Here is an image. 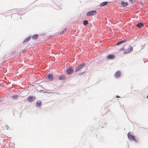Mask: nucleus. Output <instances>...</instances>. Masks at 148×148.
Instances as JSON below:
<instances>
[{"label":"nucleus","instance_id":"412c9836","mask_svg":"<svg viewBox=\"0 0 148 148\" xmlns=\"http://www.w3.org/2000/svg\"><path fill=\"white\" fill-rule=\"evenodd\" d=\"M124 50V48H121L120 49V50L121 51H122Z\"/></svg>","mask_w":148,"mask_h":148},{"label":"nucleus","instance_id":"4468645a","mask_svg":"<svg viewBox=\"0 0 148 148\" xmlns=\"http://www.w3.org/2000/svg\"><path fill=\"white\" fill-rule=\"evenodd\" d=\"M38 37V36L36 34L32 36V39L34 40H36L37 39Z\"/></svg>","mask_w":148,"mask_h":148},{"label":"nucleus","instance_id":"6e6552de","mask_svg":"<svg viewBox=\"0 0 148 148\" xmlns=\"http://www.w3.org/2000/svg\"><path fill=\"white\" fill-rule=\"evenodd\" d=\"M48 78L49 80H52L53 79V76L52 75L49 74L48 75Z\"/></svg>","mask_w":148,"mask_h":148},{"label":"nucleus","instance_id":"5701e85b","mask_svg":"<svg viewBox=\"0 0 148 148\" xmlns=\"http://www.w3.org/2000/svg\"><path fill=\"white\" fill-rule=\"evenodd\" d=\"M116 97H117V98H120V97H119V96H116Z\"/></svg>","mask_w":148,"mask_h":148},{"label":"nucleus","instance_id":"0eeeda50","mask_svg":"<svg viewBox=\"0 0 148 148\" xmlns=\"http://www.w3.org/2000/svg\"><path fill=\"white\" fill-rule=\"evenodd\" d=\"M121 4L122 5L123 7H125L128 5V3L127 2H125L124 1H121Z\"/></svg>","mask_w":148,"mask_h":148},{"label":"nucleus","instance_id":"20e7f679","mask_svg":"<svg viewBox=\"0 0 148 148\" xmlns=\"http://www.w3.org/2000/svg\"><path fill=\"white\" fill-rule=\"evenodd\" d=\"M73 68L70 66L67 68L66 70V73L67 74H70L72 73L73 72Z\"/></svg>","mask_w":148,"mask_h":148},{"label":"nucleus","instance_id":"b1692460","mask_svg":"<svg viewBox=\"0 0 148 148\" xmlns=\"http://www.w3.org/2000/svg\"><path fill=\"white\" fill-rule=\"evenodd\" d=\"M147 98L148 99V95H147Z\"/></svg>","mask_w":148,"mask_h":148},{"label":"nucleus","instance_id":"dca6fc26","mask_svg":"<svg viewBox=\"0 0 148 148\" xmlns=\"http://www.w3.org/2000/svg\"><path fill=\"white\" fill-rule=\"evenodd\" d=\"M88 21L87 20H84L83 22V24L84 25H86L88 24Z\"/></svg>","mask_w":148,"mask_h":148},{"label":"nucleus","instance_id":"f3484780","mask_svg":"<svg viewBox=\"0 0 148 148\" xmlns=\"http://www.w3.org/2000/svg\"><path fill=\"white\" fill-rule=\"evenodd\" d=\"M64 78V77L62 75H60L59 77V79L62 80Z\"/></svg>","mask_w":148,"mask_h":148},{"label":"nucleus","instance_id":"f8f14e48","mask_svg":"<svg viewBox=\"0 0 148 148\" xmlns=\"http://www.w3.org/2000/svg\"><path fill=\"white\" fill-rule=\"evenodd\" d=\"M107 4V2H104L100 4V6L101 7L103 6L106 5Z\"/></svg>","mask_w":148,"mask_h":148},{"label":"nucleus","instance_id":"39448f33","mask_svg":"<svg viewBox=\"0 0 148 148\" xmlns=\"http://www.w3.org/2000/svg\"><path fill=\"white\" fill-rule=\"evenodd\" d=\"M96 10H92L88 12L86 14V15L88 16H93L96 15Z\"/></svg>","mask_w":148,"mask_h":148},{"label":"nucleus","instance_id":"2eb2a0df","mask_svg":"<svg viewBox=\"0 0 148 148\" xmlns=\"http://www.w3.org/2000/svg\"><path fill=\"white\" fill-rule=\"evenodd\" d=\"M41 103V101H38L36 103V106H40Z\"/></svg>","mask_w":148,"mask_h":148},{"label":"nucleus","instance_id":"423d86ee","mask_svg":"<svg viewBox=\"0 0 148 148\" xmlns=\"http://www.w3.org/2000/svg\"><path fill=\"white\" fill-rule=\"evenodd\" d=\"M33 98L32 96H29L27 98V100L29 102H32L33 100Z\"/></svg>","mask_w":148,"mask_h":148},{"label":"nucleus","instance_id":"4be33fe9","mask_svg":"<svg viewBox=\"0 0 148 148\" xmlns=\"http://www.w3.org/2000/svg\"><path fill=\"white\" fill-rule=\"evenodd\" d=\"M129 0L130 2H133V0Z\"/></svg>","mask_w":148,"mask_h":148},{"label":"nucleus","instance_id":"f03ea898","mask_svg":"<svg viewBox=\"0 0 148 148\" xmlns=\"http://www.w3.org/2000/svg\"><path fill=\"white\" fill-rule=\"evenodd\" d=\"M127 136L128 138L130 140H132L136 142L138 141V140L136 138V137L131 134L130 132H129L127 134Z\"/></svg>","mask_w":148,"mask_h":148},{"label":"nucleus","instance_id":"aec40b11","mask_svg":"<svg viewBox=\"0 0 148 148\" xmlns=\"http://www.w3.org/2000/svg\"><path fill=\"white\" fill-rule=\"evenodd\" d=\"M66 29H65L63 31L61 32H60V34H64V32H66Z\"/></svg>","mask_w":148,"mask_h":148},{"label":"nucleus","instance_id":"9b49d317","mask_svg":"<svg viewBox=\"0 0 148 148\" xmlns=\"http://www.w3.org/2000/svg\"><path fill=\"white\" fill-rule=\"evenodd\" d=\"M136 26L137 27L140 28L141 26H143V23H140L137 24Z\"/></svg>","mask_w":148,"mask_h":148},{"label":"nucleus","instance_id":"9d476101","mask_svg":"<svg viewBox=\"0 0 148 148\" xmlns=\"http://www.w3.org/2000/svg\"><path fill=\"white\" fill-rule=\"evenodd\" d=\"M120 73H120V72H119V71L116 72L115 73V76L116 77H119L120 75Z\"/></svg>","mask_w":148,"mask_h":148},{"label":"nucleus","instance_id":"6ab92c4d","mask_svg":"<svg viewBox=\"0 0 148 148\" xmlns=\"http://www.w3.org/2000/svg\"><path fill=\"white\" fill-rule=\"evenodd\" d=\"M17 97H18L17 95L13 96L12 97V98H14V99H16L17 98Z\"/></svg>","mask_w":148,"mask_h":148},{"label":"nucleus","instance_id":"f257e3e1","mask_svg":"<svg viewBox=\"0 0 148 148\" xmlns=\"http://www.w3.org/2000/svg\"><path fill=\"white\" fill-rule=\"evenodd\" d=\"M85 65V63H83L82 64L79 65L75 70V72H76L79 71L80 72V74H83L84 73L86 69L84 68Z\"/></svg>","mask_w":148,"mask_h":148},{"label":"nucleus","instance_id":"a211bd4d","mask_svg":"<svg viewBox=\"0 0 148 148\" xmlns=\"http://www.w3.org/2000/svg\"><path fill=\"white\" fill-rule=\"evenodd\" d=\"M30 39V37H28L23 42H24L26 41H27V42Z\"/></svg>","mask_w":148,"mask_h":148},{"label":"nucleus","instance_id":"1a4fd4ad","mask_svg":"<svg viewBox=\"0 0 148 148\" xmlns=\"http://www.w3.org/2000/svg\"><path fill=\"white\" fill-rule=\"evenodd\" d=\"M114 58V56L113 55H110L108 56L107 58L108 60L109 59H112Z\"/></svg>","mask_w":148,"mask_h":148},{"label":"nucleus","instance_id":"ddd939ff","mask_svg":"<svg viewBox=\"0 0 148 148\" xmlns=\"http://www.w3.org/2000/svg\"><path fill=\"white\" fill-rule=\"evenodd\" d=\"M126 42V40H124L122 41H119V42H118L117 44V45H120L122 43H123V42Z\"/></svg>","mask_w":148,"mask_h":148},{"label":"nucleus","instance_id":"7ed1b4c3","mask_svg":"<svg viewBox=\"0 0 148 148\" xmlns=\"http://www.w3.org/2000/svg\"><path fill=\"white\" fill-rule=\"evenodd\" d=\"M133 50V47L131 46H129L128 49L124 50L123 53L125 54H126L131 53Z\"/></svg>","mask_w":148,"mask_h":148}]
</instances>
